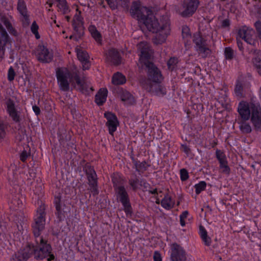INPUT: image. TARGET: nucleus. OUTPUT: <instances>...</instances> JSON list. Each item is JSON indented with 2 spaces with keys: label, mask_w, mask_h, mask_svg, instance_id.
Masks as SVG:
<instances>
[{
  "label": "nucleus",
  "mask_w": 261,
  "mask_h": 261,
  "mask_svg": "<svg viewBox=\"0 0 261 261\" xmlns=\"http://www.w3.org/2000/svg\"><path fill=\"white\" fill-rule=\"evenodd\" d=\"M128 182L133 190L135 191L138 188V185L139 182H140V181L137 174L136 173H133L129 179Z\"/></svg>",
  "instance_id": "34"
},
{
  "label": "nucleus",
  "mask_w": 261,
  "mask_h": 261,
  "mask_svg": "<svg viewBox=\"0 0 261 261\" xmlns=\"http://www.w3.org/2000/svg\"><path fill=\"white\" fill-rule=\"evenodd\" d=\"M142 66L147 71L148 81H147L146 84L149 82H152L153 83H161L163 80L164 77L161 71L153 63L146 62Z\"/></svg>",
  "instance_id": "5"
},
{
  "label": "nucleus",
  "mask_w": 261,
  "mask_h": 261,
  "mask_svg": "<svg viewBox=\"0 0 261 261\" xmlns=\"http://www.w3.org/2000/svg\"><path fill=\"white\" fill-rule=\"evenodd\" d=\"M153 261H162L161 254L159 251H155L153 254Z\"/></svg>",
  "instance_id": "54"
},
{
  "label": "nucleus",
  "mask_w": 261,
  "mask_h": 261,
  "mask_svg": "<svg viewBox=\"0 0 261 261\" xmlns=\"http://www.w3.org/2000/svg\"><path fill=\"white\" fill-rule=\"evenodd\" d=\"M254 31L246 27L240 29L238 32V36L248 44L254 46L255 44V40L253 38Z\"/></svg>",
  "instance_id": "17"
},
{
  "label": "nucleus",
  "mask_w": 261,
  "mask_h": 261,
  "mask_svg": "<svg viewBox=\"0 0 261 261\" xmlns=\"http://www.w3.org/2000/svg\"><path fill=\"white\" fill-rule=\"evenodd\" d=\"M56 1L58 3L57 7L59 11L63 14H66L70 12V8L67 5L66 0H57Z\"/></svg>",
  "instance_id": "31"
},
{
  "label": "nucleus",
  "mask_w": 261,
  "mask_h": 261,
  "mask_svg": "<svg viewBox=\"0 0 261 261\" xmlns=\"http://www.w3.org/2000/svg\"><path fill=\"white\" fill-rule=\"evenodd\" d=\"M230 26V20L228 19H225L221 21V27L223 28H229Z\"/></svg>",
  "instance_id": "55"
},
{
  "label": "nucleus",
  "mask_w": 261,
  "mask_h": 261,
  "mask_svg": "<svg viewBox=\"0 0 261 261\" xmlns=\"http://www.w3.org/2000/svg\"><path fill=\"white\" fill-rule=\"evenodd\" d=\"M130 159L132 160V162H133V164L134 165V166H135L136 165V164H137L138 162L139 161L137 159H136L133 155L130 156Z\"/></svg>",
  "instance_id": "63"
},
{
  "label": "nucleus",
  "mask_w": 261,
  "mask_h": 261,
  "mask_svg": "<svg viewBox=\"0 0 261 261\" xmlns=\"http://www.w3.org/2000/svg\"><path fill=\"white\" fill-rule=\"evenodd\" d=\"M58 135L59 137V141L60 142V143H62L64 140V136L63 135L60 134V133H58Z\"/></svg>",
  "instance_id": "62"
},
{
  "label": "nucleus",
  "mask_w": 261,
  "mask_h": 261,
  "mask_svg": "<svg viewBox=\"0 0 261 261\" xmlns=\"http://www.w3.org/2000/svg\"><path fill=\"white\" fill-rule=\"evenodd\" d=\"M188 215H189V212L188 211H184L179 216L180 219H185L186 218H187Z\"/></svg>",
  "instance_id": "60"
},
{
  "label": "nucleus",
  "mask_w": 261,
  "mask_h": 261,
  "mask_svg": "<svg viewBox=\"0 0 261 261\" xmlns=\"http://www.w3.org/2000/svg\"><path fill=\"white\" fill-rule=\"evenodd\" d=\"M17 9L25 20L28 19L29 15L27 14V8L24 0L18 1Z\"/></svg>",
  "instance_id": "28"
},
{
  "label": "nucleus",
  "mask_w": 261,
  "mask_h": 261,
  "mask_svg": "<svg viewBox=\"0 0 261 261\" xmlns=\"http://www.w3.org/2000/svg\"><path fill=\"white\" fill-rule=\"evenodd\" d=\"M170 250V259L172 261L186 260V252L180 245L173 243L171 245Z\"/></svg>",
  "instance_id": "8"
},
{
  "label": "nucleus",
  "mask_w": 261,
  "mask_h": 261,
  "mask_svg": "<svg viewBox=\"0 0 261 261\" xmlns=\"http://www.w3.org/2000/svg\"><path fill=\"white\" fill-rule=\"evenodd\" d=\"M45 206L41 205L37 210L34 222L32 224L35 244L28 243L24 247L19 249L12 256V261H27L33 256L36 260H43L45 258H47V261L55 259L51 245L47 240L40 236L45 228Z\"/></svg>",
  "instance_id": "1"
},
{
  "label": "nucleus",
  "mask_w": 261,
  "mask_h": 261,
  "mask_svg": "<svg viewBox=\"0 0 261 261\" xmlns=\"http://www.w3.org/2000/svg\"><path fill=\"white\" fill-rule=\"evenodd\" d=\"M206 186V184L204 181H200L198 184H196L194 188L196 194H199L202 191H204Z\"/></svg>",
  "instance_id": "39"
},
{
  "label": "nucleus",
  "mask_w": 261,
  "mask_h": 261,
  "mask_svg": "<svg viewBox=\"0 0 261 261\" xmlns=\"http://www.w3.org/2000/svg\"><path fill=\"white\" fill-rule=\"evenodd\" d=\"M130 13L134 18L142 22L149 32L156 34L152 39L154 44H162L165 42L170 30L168 22L160 23L151 10L141 7L136 2L133 3Z\"/></svg>",
  "instance_id": "2"
},
{
  "label": "nucleus",
  "mask_w": 261,
  "mask_h": 261,
  "mask_svg": "<svg viewBox=\"0 0 261 261\" xmlns=\"http://www.w3.org/2000/svg\"><path fill=\"white\" fill-rule=\"evenodd\" d=\"M238 111L242 120H248L250 118L254 129L261 132V107L259 104L241 102Z\"/></svg>",
  "instance_id": "3"
},
{
  "label": "nucleus",
  "mask_w": 261,
  "mask_h": 261,
  "mask_svg": "<svg viewBox=\"0 0 261 261\" xmlns=\"http://www.w3.org/2000/svg\"><path fill=\"white\" fill-rule=\"evenodd\" d=\"M88 30H89V32H90L91 34L93 33L95 31H97V30L96 28L95 27V26L93 25H90L89 27Z\"/></svg>",
  "instance_id": "61"
},
{
  "label": "nucleus",
  "mask_w": 261,
  "mask_h": 261,
  "mask_svg": "<svg viewBox=\"0 0 261 261\" xmlns=\"http://www.w3.org/2000/svg\"><path fill=\"white\" fill-rule=\"evenodd\" d=\"M112 180L114 190L124 186V180L123 177L121 176L118 173L113 174L112 176Z\"/></svg>",
  "instance_id": "27"
},
{
  "label": "nucleus",
  "mask_w": 261,
  "mask_h": 261,
  "mask_svg": "<svg viewBox=\"0 0 261 261\" xmlns=\"http://www.w3.org/2000/svg\"><path fill=\"white\" fill-rule=\"evenodd\" d=\"M216 156L220 164V169L221 172L229 175L230 169L228 165V162L225 153L221 150L217 149L216 151Z\"/></svg>",
  "instance_id": "14"
},
{
  "label": "nucleus",
  "mask_w": 261,
  "mask_h": 261,
  "mask_svg": "<svg viewBox=\"0 0 261 261\" xmlns=\"http://www.w3.org/2000/svg\"><path fill=\"white\" fill-rule=\"evenodd\" d=\"M84 170H85L86 174L87 176L88 181L97 180L96 172L95 170L91 168V166H86Z\"/></svg>",
  "instance_id": "33"
},
{
  "label": "nucleus",
  "mask_w": 261,
  "mask_h": 261,
  "mask_svg": "<svg viewBox=\"0 0 261 261\" xmlns=\"http://www.w3.org/2000/svg\"><path fill=\"white\" fill-rule=\"evenodd\" d=\"M33 110L37 116H38L40 114V109L39 107L36 105L33 106Z\"/></svg>",
  "instance_id": "57"
},
{
  "label": "nucleus",
  "mask_w": 261,
  "mask_h": 261,
  "mask_svg": "<svg viewBox=\"0 0 261 261\" xmlns=\"http://www.w3.org/2000/svg\"><path fill=\"white\" fill-rule=\"evenodd\" d=\"M224 54L225 59L227 60H231L235 57L234 50L230 47H226L224 48Z\"/></svg>",
  "instance_id": "38"
},
{
  "label": "nucleus",
  "mask_w": 261,
  "mask_h": 261,
  "mask_svg": "<svg viewBox=\"0 0 261 261\" xmlns=\"http://www.w3.org/2000/svg\"><path fill=\"white\" fill-rule=\"evenodd\" d=\"M149 193L151 194H153V195H158V191H157V189H154L152 190H149L148 191Z\"/></svg>",
  "instance_id": "64"
},
{
  "label": "nucleus",
  "mask_w": 261,
  "mask_h": 261,
  "mask_svg": "<svg viewBox=\"0 0 261 261\" xmlns=\"http://www.w3.org/2000/svg\"><path fill=\"white\" fill-rule=\"evenodd\" d=\"M250 87V83L246 77H242L238 79L236 82L234 89L236 96L238 98L244 97Z\"/></svg>",
  "instance_id": "7"
},
{
  "label": "nucleus",
  "mask_w": 261,
  "mask_h": 261,
  "mask_svg": "<svg viewBox=\"0 0 261 261\" xmlns=\"http://www.w3.org/2000/svg\"><path fill=\"white\" fill-rule=\"evenodd\" d=\"M36 56L39 61L42 63H49L53 60V54L43 45H39L36 50Z\"/></svg>",
  "instance_id": "10"
},
{
  "label": "nucleus",
  "mask_w": 261,
  "mask_h": 261,
  "mask_svg": "<svg viewBox=\"0 0 261 261\" xmlns=\"http://www.w3.org/2000/svg\"><path fill=\"white\" fill-rule=\"evenodd\" d=\"M183 38H188L190 36L189 29L188 27L183 28L182 30Z\"/></svg>",
  "instance_id": "53"
},
{
  "label": "nucleus",
  "mask_w": 261,
  "mask_h": 261,
  "mask_svg": "<svg viewBox=\"0 0 261 261\" xmlns=\"http://www.w3.org/2000/svg\"><path fill=\"white\" fill-rule=\"evenodd\" d=\"M15 76V72L14 71V70L13 68L11 66L8 72V81L11 82L14 80V77Z\"/></svg>",
  "instance_id": "47"
},
{
  "label": "nucleus",
  "mask_w": 261,
  "mask_h": 261,
  "mask_svg": "<svg viewBox=\"0 0 261 261\" xmlns=\"http://www.w3.org/2000/svg\"><path fill=\"white\" fill-rule=\"evenodd\" d=\"M108 94L107 89H100L95 96V102L98 106H102L106 101Z\"/></svg>",
  "instance_id": "21"
},
{
  "label": "nucleus",
  "mask_w": 261,
  "mask_h": 261,
  "mask_svg": "<svg viewBox=\"0 0 261 261\" xmlns=\"http://www.w3.org/2000/svg\"><path fill=\"white\" fill-rule=\"evenodd\" d=\"M174 204V201L168 194L165 195L164 197L161 201L162 206L166 210H170L173 208Z\"/></svg>",
  "instance_id": "26"
},
{
  "label": "nucleus",
  "mask_w": 261,
  "mask_h": 261,
  "mask_svg": "<svg viewBox=\"0 0 261 261\" xmlns=\"http://www.w3.org/2000/svg\"><path fill=\"white\" fill-rule=\"evenodd\" d=\"M7 125L3 119L0 118V140L3 139L6 135V129Z\"/></svg>",
  "instance_id": "42"
},
{
  "label": "nucleus",
  "mask_w": 261,
  "mask_h": 261,
  "mask_svg": "<svg viewBox=\"0 0 261 261\" xmlns=\"http://www.w3.org/2000/svg\"><path fill=\"white\" fill-rule=\"evenodd\" d=\"M120 98L125 105H132L135 103V99L133 96L127 91H122L120 94Z\"/></svg>",
  "instance_id": "24"
},
{
  "label": "nucleus",
  "mask_w": 261,
  "mask_h": 261,
  "mask_svg": "<svg viewBox=\"0 0 261 261\" xmlns=\"http://www.w3.org/2000/svg\"><path fill=\"white\" fill-rule=\"evenodd\" d=\"M91 35L96 41L98 43H101L102 37L101 35L98 31H95Z\"/></svg>",
  "instance_id": "48"
},
{
  "label": "nucleus",
  "mask_w": 261,
  "mask_h": 261,
  "mask_svg": "<svg viewBox=\"0 0 261 261\" xmlns=\"http://www.w3.org/2000/svg\"><path fill=\"white\" fill-rule=\"evenodd\" d=\"M181 147L182 150L187 155L190 153L191 149L186 144H182Z\"/></svg>",
  "instance_id": "56"
},
{
  "label": "nucleus",
  "mask_w": 261,
  "mask_h": 261,
  "mask_svg": "<svg viewBox=\"0 0 261 261\" xmlns=\"http://www.w3.org/2000/svg\"><path fill=\"white\" fill-rule=\"evenodd\" d=\"M9 36L6 30L0 25V55L4 54L5 46L8 41Z\"/></svg>",
  "instance_id": "20"
},
{
  "label": "nucleus",
  "mask_w": 261,
  "mask_h": 261,
  "mask_svg": "<svg viewBox=\"0 0 261 261\" xmlns=\"http://www.w3.org/2000/svg\"><path fill=\"white\" fill-rule=\"evenodd\" d=\"M107 4L112 10H115L117 8L116 0H106Z\"/></svg>",
  "instance_id": "49"
},
{
  "label": "nucleus",
  "mask_w": 261,
  "mask_h": 261,
  "mask_svg": "<svg viewBox=\"0 0 261 261\" xmlns=\"http://www.w3.org/2000/svg\"><path fill=\"white\" fill-rule=\"evenodd\" d=\"M112 82L116 85H123L126 82V78L122 73L117 72L113 75Z\"/></svg>",
  "instance_id": "29"
},
{
  "label": "nucleus",
  "mask_w": 261,
  "mask_h": 261,
  "mask_svg": "<svg viewBox=\"0 0 261 261\" xmlns=\"http://www.w3.org/2000/svg\"><path fill=\"white\" fill-rule=\"evenodd\" d=\"M246 120L242 121L240 125V129L244 134H249L251 132V127L248 123L246 122Z\"/></svg>",
  "instance_id": "37"
},
{
  "label": "nucleus",
  "mask_w": 261,
  "mask_h": 261,
  "mask_svg": "<svg viewBox=\"0 0 261 261\" xmlns=\"http://www.w3.org/2000/svg\"><path fill=\"white\" fill-rule=\"evenodd\" d=\"M74 21L76 22V23H83V18L81 16V12L74 15L72 22Z\"/></svg>",
  "instance_id": "52"
},
{
  "label": "nucleus",
  "mask_w": 261,
  "mask_h": 261,
  "mask_svg": "<svg viewBox=\"0 0 261 261\" xmlns=\"http://www.w3.org/2000/svg\"><path fill=\"white\" fill-rule=\"evenodd\" d=\"M107 62H110L114 65H119L121 63V57L119 51L114 48H110L106 53Z\"/></svg>",
  "instance_id": "16"
},
{
  "label": "nucleus",
  "mask_w": 261,
  "mask_h": 261,
  "mask_svg": "<svg viewBox=\"0 0 261 261\" xmlns=\"http://www.w3.org/2000/svg\"><path fill=\"white\" fill-rule=\"evenodd\" d=\"M199 233L202 240L204 242L205 245L208 246H210L211 243V239L207 236L206 229L202 225L199 226Z\"/></svg>",
  "instance_id": "30"
},
{
  "label": "nucleus",
  "mask_w": 261,
  "mask_h": 261,
  "mask_svg": "<svg viewBox=\"0 0 261 261\" xmlns=\"http://www.w3.org/2000/svg\"><path fill=\"white\" fill-rule=\"evenodd\" d=\"M159 83H152L149 82L147 84L144 85V88L149 92L158 96H164L166 94V88Z\"/></svg>",
  "instance_id": "15"
},
{
  "label": "nucleus",
  "mask_w": 261,
  "mask_h": 261,
  "mask_svg": "<svg viewBox=\"0 0 261 261\" xmlns=\"http://www.w3.org/2000/svg\"><path fill=\"white\" fill-rule=\"evenodd\" d=\"M104 116L107 120L106 126L108 127L109 134L113 135L119 124L117 117L115 114L110 112H105Z\"/></svg>",
  "instance_id": "11"
},
{
  "label": "nucleus",
  "mask_w": 261,
  "mask_h": 261,
  "mask_svg": "<svg viewBox=\"0 0 261 261\" xmlns=\"http://www.w3.org/2000/svg\"><path fill=\"white\" fill-rule=\"evenodd\" d=\"M60 202V199H57L55 201L56 209L57 211V212L56 213V215L59 221H61L63 220L64 218L65 217V216L64 215V213H63L61 210Z\"/></svg>",
  "instance_id": "35"
},
{
  "label": "nucleus",
  "mask_w": 261,
  "mask_h": 261,
  "mask_svg": "<svg viewBox=\"0 0 261 261\" xmlns=\"http://www.w3.org/2000/svg\"><path fill=\"white\" fill-rule=\"evenodd\" d=\"M193 41L195 44V49L199 47V46H203L207 45L206 39H205L199 32H197L193 35Z\"/></svg>",
  "instance_id": "22"
},
{
  "label": "nucleus",
  "mask_w": 261,
  "mask_h": 261,
  "mask_svg": "<svg viewBox=\"0 0 261 261\" xmlns=\"http://www.w3.org/2000/svg\"><path fill=\"white\" fill-rule=\"evenodd\" d=\"M178 62V60L176 57L171 58L167 62V66L168 68L173 70L176 67V65Z\"/></svg>",
  "instance_id": "40"
},
{
  "label": "nucleus",
  "mask_w": 261,
  "mask_h": 261,
  "mask_svg": "<svg viewBox=\"0 0 261 261\" xmlns=\"http://www.w3.org/2000/svg\"><path fill=\"white\" fill-rule=\"evenodd\" d=\"M76 54L78 59L83 64V69H88L89 68V56L88 53L80 48H76Z\"/></svg>",
  "instance_id": "19"
},
{
  "label": "nucleus",
  "mask_w": 261,
  "mask_h": 261,
  "mask_svg": "<svg viewBox=\"0 0 261 261\" xmlns=\"http://www.w3.org/2000/svg\"><path fill=\"white\" fill-rule=\"evenodd\" d=\"M138 47L140 52V61L142 65L146 62H150L149 59L151 57V49L149 45L147 43L141 42L138 45Z\"/></svg>",
  "instance_id": "13"
},
{
  "label": "nucleus",
  "mask_w": 261,
  "mask_h": 261,
  "mask_svg": "<svg viewBox=\"0 0 261 261\" xmlns=\"http://www.w3.org/2000/svg\"><path fill=\"white\" fill-rule=\"evenodd\" d=\"M115 191L117 200L122 203L126 214H131L132 213V208L128 194L124 186H122L118 189H116L115 190Z\"/></svg>",
  "instance_id": "6"
},
{
  "label": "nucleus",
  "mask_w": 261,
  "mask_h": 261,
  "mask_svg": "<svg viewBox=\"0 0 261 261\" xmlns=\"http://www.w3.org/2000/svg\"><path fill=\"white\" fill-rule=\"evenodd\" d=\"M254 63L257 68L258 73L261 76V58L259 57L255 58Z\"/></svg>",
  "instance_id": "46"
},
{
  "label": "nucleus",
  "mask_w": 261,
  "mask_h": 261,
  "mask_svg": "<svg viewBox=\"0 0 261 261\" xmlns=\"http://www.w3.org/2000/svg\"><path fill=\"white\" fill-rule=\"evenodd\" d=\"M2 22L4 23V24L5 25V27L8 29V31L9 32H12L13 31H14V29L13 28L11 22L6 17H4L2 18Z\"/></svg>",
  "instance_id": "44"
},
{
  "label": "nucleus",
  "mask_w": 261,
  "mask_h": 261,
  "mask_svg": "<svg viewBox=\"0 0 261 261\" xmlns=\"http://www.w3.org/2000/svg\"><path fill=\"white\" fill-rule=\"evenodd\" d=\"M6 110L12 120L16 123H19L21 121L20 117V112L17 111L14 101L11 98H9L6 102Z\"/></svg>",
  "instance_id": "12"
},
{
  "label": "nucleus",
  "mask_w": 261,
  "mask_h": 261,
  "mask_svg": "<svg viewBox=\"0 0 261 261\" xmlns=\"http://www.w3.org/2000/svg\"><path fill=\"white\" fill-rule=\"evenodd\" d=\"M30 155V153L27 152L26 150H23L20 154V160L22 162H25Z\"/></svg>",
  "instance_id": "50"
},
{
  "label": "nucleus",
  "mask_w": 261,
  "mask_h": 261,
  "mask_svg": "<svg viewBox=\"0 0 261 261\" xmlns=\"http://www.w3.org/2000/svg\"><path fill=\"white\" fill-rule=\"evenodd\" d=\"M88 184L92 189V192H93V195H97L98 194L97 189V180H93L88 181Z\"/></svg>",
  "instance_id": "41"
},
{
  "label": "nucleus",
  "mask_w": 261,
  "mask_h": 261,
  "mask_svg": "<svg viewBox=\"0 0 261 261\" xmlns=\"http://www.w3.org/2000/svg\"><path fill=\"white\" fill-rule=\"evenodd\" d=\"M74 80L79 88L80 90L86 94H88L90 92H93L94 89L92 86L89 85L87 83L82 81L77 73L74 76Z\"/></svg>",
  "instance_id": "18"
},
{
  "label": "nucleus",
  "mask_w": 261,
  "mask_h": 261,
  "mask_svg": "<svg viewBox=\"0 0 261 261\" xmlns=\"http://www.w3.org/2000/svg\"><path fill=\"white\" fill-rule=\"evenodd\" d=\"M199 4V0H183L182 7L185 10L181 12V15L183 17L192 16L197 10Z\"/></svg>",
  "instance_id": "9"
},
{
  "label": "nucleus",
  "mask_w": 261,
  "mask_h": 261,
  "mask_svg": "<svg viewBox=\"0 0 261 261\" xmlns=\"http://www.w3.org/2000/svg\"><path fill=\"white\" fill-rule=\"evenodd\" d=\"M254 26H255L258 37L261 36V22L259 20L257 21L254 23Z\"/></svg>",
  "instance_id": "51"
},
{
  "label": "nucleus",
  "mask_w": 261,
  "mask_h": 261,
  "mask_svg": "<svg viewBox=\"0 0 261 261\" xmlns=\"http://www.w3.org/2000/svg\"><path fill=\"white\" fill-rule=\"evenodd\" d=\"M199 55L201 56L203 58H206L211 54V49L205 45L203 46H199V47L196 48Z\"/></svg>",
  "instance_id": "32"
},
{
  "label": "nucleus",
  "mask_w": 261,
  "mask_h": 261,
  "mask_svg": "<svg viewBox=\"0 0 261 261\" xmlns=\"http://www.w3.org/2000/svg\"><path fill=\"white\" fill-rule=\"evenodd\" d=\"M38 29L39 27L37 25V23L36 22V21H34L32 24L31 30L32 33L35 35V37L37 39H39L40 37L38 31Z\"/></svg>",
  "instance_id": "43"
},
{
  "label": "nucleus",
  "mask_w": 261,
  "mask_h": 261,
  "mask_svg": "<svg viewBox=\"0 0 261 261\" xmlns=\"http://www.w3.org/2000/svg\"><path fill=\"white\" fill-rule=\"evenodd\" d=\"M76 73H72L65 67L58 68L56 74L59 88L63 91H68L70 89V83L74 80V76Z\"/></svg>",
  "instance_id": "4"
},
{
  "label": "nucleus",
  "mask_w": 261,
  "mask_h": 261,
  "mask_svg": "<svg viewBox=\"0 0 261 261\" xmlns=\"http://www.w3.org/2000/svg\"><path fill=\"white\" fill-rule=\"evenodd\" d=\"M237 45H238L239 50L243 52L244 50L243 42L241 40H239L238 39H237Z\"/></svg>",
  "instance_id": "58"
},
{
  "label": "nucleus",
  "mask_w": 261,
  "mask_h": 261,
  "mask_svg": "<svg viewBox=\"0 0 261 261\" xmlns=\"http://www.w3.org/2000/svg\"><path fill=\"white\" fill-rule=\"evenodd\" d=\"M150 164H149L145 161L140 162L139 161L138 162L137 164L135 166L136 170L138 172H144V171L147 170V168L150 167Z\"/></svg>",
  "instance_id": "36"
},
{
  "label": "nucleus",
  "mask_w": 261,
  "mask_h": 261,
  "mask_svg": "<svg viewBox=\"0 0 261 261\" xmlns=\"http://www.w3.org/2000/svg\"><path fill=\"white\" fill-rule=\"evenodd\" d=\"M252 1L254 2V5L251 10V14L252 16L261 19V0Z\"/></svg>",
  "instance_id": "25"
},
{
  "label": "nucleus",
  "mask_w": 261,
  "mask_h": 261,
  "mask_svg": "<svg viewBox=\"0 0 261 261\" xmlns=\"http://www.w3.org/2000/svg\"><path fill=\"white\" fill-rule=\"evenodd\" d=\"M140 185L143 186V187L146 189L150 187V185L144 179L140 180Z\"/></svg>",
  "instance_id": "59"
},
{
  "label": "nucleus",
  "mask_w": 261,
  "mask_h": 261,
  "mask_svg": "<svg viewBox=\"0 0 261 261\" xmlns=\"http://www.w3.org/2000/svg\"><path fill=\"white\" fill-rule=\"evenodd\" d=\"M72 25L76 34V36L75 37V40L78 41L84 34L83 23H76V22L74 21L72 22Z\"/></svg>",
  "instance_id": "23"
},
{
  "label": "nucleus",
  "mask_w": 261,
  "mask_h": 261,
  "mask_svg": "<svg viewBox=\"0 0 261 261\" xmlns=\"http://www.w3.org/2000/svg\"><path fill=\"white\" fill-rule=\"evenodd\" d=\"M180 177L181 180L182 181H186L189 178V173L186 169L182 168L180 169Z\"/></svg>",
  "instance_id": "45"
}]
</instances>
